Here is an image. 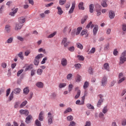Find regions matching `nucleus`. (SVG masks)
<instances>
[{
    "instance_id": "obj_9",
    "label": "nucleus",
    "mask_w": 126,
    "mask_h": 126,
    "mask_svg": "<svg viewBox=\"0 0 126 126\" xmlns=\"http://www.w3.org/2000/svg\"><path fill=\"white\" fill-rule=\"evenodd\" d=\"M74 8H75V2H73L72 3L71 7L70 8L69 13L71 14L73 13V11L74 10Z\"/></svg>"
},
{
    "instance_id": "obj_42",
    "label": "nucleus",
    "mask_w": 126,
    "mask_h": 126,
    "mask_svg": "<svg viewBox=\"0 0 126 126\" xmlns=\"http://www.w3.org/2000/svg\"><path fill=\"white\" fill-rule=\"evenodd\" d=\"M28 102L27 101L25 100L23 103H21L20 105V108H23L25 106H26V104H27Z\"/></svg>"
},
{
    "instance_id": "obj_2",
    "label": "nucleus",
    "mask_w": 126,
    "mask_h": 126,
    "mask_svg": "<svg viewBox=\"0 0 126 126\" xmlns=\"http://www.w3.org/2000/svg\"><path fill=\"white\" fill-rule=\"evenodd\" d=\"M76 29H74L71 33V35L72 36H74V34H75V35H79V34H80V32H81V30H82V28L81 27H79L77 29L76 32Z\"/></svg>"
},
{
    "instance_id": "obj_40",
    "label": "nucleus",
    "mask_w": 126,
    "mask_h": 126,
    "mask_svg": "<svg viewBox=\"0 0 126 126\" xmlns=\"http://www.w3.org/2000/svg\"><path fill=\"white\" fill-rule=\"evenodd\" d=\"M13 99V92H12L11 93V94H10V96H9V97L8 101H9V102H10V101H11V100H12Z\"/></svg>"
},
{
    "instance_id": "obj_60",
    "label": "nucleus",
    "mask_w": 126,
    "mask_h": 126,
    "mask_svg": "<svg viewBox=\"0 0 126 126\" xmlns=\"http://www.w3.org/2000/svg\"><path fill=\"white\" fill-rule=\"evenodd\" d=\"M68 50L70 51V52H74V47L71 46L69 47Z\"/></svg>"
},
{
    "instance_id": "obj_64",
    "label": "nucleus",
    "mask_w": 126,
    "mask_h": 126,
    "mask_svg": "<svg viewBox=\"0 0 126 126\" xmlns=\"http://www.w3.org/2000/svg\"><path fill=\"white\" fill-rule=\"evenodd\" d=\"M126 89H125V90H124L122 91V93H121V96L122 97H123V96H124V95H125V94H126Z\"/></svg>"
},
{
    "instance_id": "obj_39",
    "label": "nucleus",
    "mask_w": 126,
    "mask_h": 126,
    "mask_svg": "<svg viewBox=\"0 0 126 126\" xmlns=\"http://www.w3.org/2000/svg\"><path fill=\"white\" fill-rule=\"evenodd\" d=\"M56 34H57V32H54L50 34L48 37L47 38H53V37H54Z\"/></svg>"
},
{
    "instance_id": "obj_31",
    "label": "nucleus",
    "mask_w": 126,
    "mask_h": 126,
    "mask_svg": "<svg viewBox=\"0 0 126 126\" xmlns=\"http://www.w3.org/2000/svg\"><path fill=\"white\" fill-rule=\"evenodd\" d=\"M88 18V16H85L82 20H81V24H84V22L87 20Z\"/></svg>"
},
{
    "instance_id": "obj_22",
    "label": "nucleus",
    "mask_w": 126,
    "mask_h": 126,
    "mask_svg": "<svg viewBox=\"0 0 126 126\" xmlns=\"http://www.w3.org/2000/svg\"><path fill=\"white\" fill-rule=\"evenodd\" d=\"M31 119H32V116H31V115L28 116L26 119V124H29V123H30Z\"/></svg>"
},
{
    "instance_id": "obj_58",
    "label": "nucleus",
    "mask_w": 126,
    "mask_h": 126,
    "mask_svg": "<svg viewBox=\"0 0 126 126\" xmlns=\"http://www.w3.org/2000/svg\"><path fill=\"white\" fill-rule=\"evenodd\" d=\"M122 126H126V119L122 120Z\"/></svg>"
},
{
    "instance_id": "obj_30",
    "label": "nucleus",
    "mask_w": 126,
    "mask_h": 126,
    "mask_svg": "<svg viewBox=\"0 0 126 126\" xmlns=\"http://www.w3.org/2000/svg\"><path fill=\"white\" fill-rule=\"evenodd\" d=\"M76 46H77V47H78L80 50H82V49H83V46L80 43H77Z\"/></svg>"
},
{
    "instance_id": "obj_10",
    "label": "nucleus",
    "mask_w": 126,
    "mask_h": 126,
    "mask_svg": "<svg viewBox=\"0 0 126 126\" xmlns=\"http://www.w3.org/2000/svg\"><path fill=\"white\" fill-rule=\"evenodd\" d=\"M115 12H114L113 11H109V18H110V19H114V18H115Z\"/></svg>"
},
{
    "instance_id": "obj_47",
    "label": "nucleus",
    "mask_w": 126,
    "mask_h": 126,
    "mask_svg": "<svg viewBox=\"0 0 126 126\" xmlns=\"http://www.w3.org/2000/svg\"><path fill=\"white\" fill-rule=\"evenodd\" d=\"M67 121H69V122H71L73 120V117L72 116L70 115L67 117Z\"/></svg>"
},
{
    "instance_id": "obj_33",
    "label": "nucleus",
    "mask_w": 126,
    "mask_h": 126,
    "mask_svg": "<svg viewBox=\"0 0 126 126\" xmlns=\"http://www.w3.org/2000/svg\"><path fill=\"white\" fill-rule=\"evenodd\" d=\"M47 119H54V116L52 115V113H51V112H49L48 113Z\"/></svg>"
},
{
    "instance_id": "obj_28",
    "label": "nucleus",
    "mask_w": 126,
    "mask_h": 126,
    "mask_svg": "<svg viewBox=\"0 0 126 126\" xmlns=\"http://www.w3.org/2000/svg\"><path fill=\"white\" fill-rule=\"evenodd\" d=\"M24 94L27 95L29 93V88L26 87V88L24 89L23 90Z\"/></svg>"
},
{
    "instance_id": "obj_12",
    "label": "nucleus",
    "mask_w": 126,
    "mask_h": 126,
    "mask_svg": "<svg viewBox=\"0 0 126 126\" xmlns=\"http://www.w3.org/2000/svg\"><path fill=\"white\" fill-rule=\"evenodd\" d=\"M61 64H62L63 66H66L67 64V60L65 58H63L61 60Z\"/></svg>"
},
{
    "instance_id": "obj_62",
    "label": "nucleus",
    "mask_w": 126,
    "mask_h": 126,
    "mask_svg": "<svg viewBox=\"0 0 126 126\" xmlns=\"http://www.w3.org/2000/svg\"><path fill=\"white\" fill-rule=\"evenodd\" d=\"M122 30L123 31H126V25L125 24L122 25Z\"/></svg>"
},
{
    "instance_id": "obj_26",
    "label": "nucleus",
    "mask_w": 126,
    "mask_h": 126,
    "mask_svg": "<svg viewBox=\"0 0 126 126\" xmlns=\"http://www.w3.org/2000/svg\"><path fill=\"white\" fill-rule=\"evenodd\" d=\"M86 106L88 109H91V110H94V106L91 105L90 103H87Z\"/></svg>"
},
{
    "instance_id": "obj_20",
    "label": "nucleus",
    "mask_w": 126,
    "mask_h": 126,
    "mask_svg": "<svg viewBox=\"0 0 126 126\" xmlns=\"http://www.w3.org/2000/svg\"><path fill=\"white\" fill-rule=\"evenodd\" d=\"M90 12L91 13H93V11H94V4H91L89 5Z\"/></svg>"
},
{
    "instance_id": "obj_36",
    "label": "nucleus",
    "mask_w": 126,
    "mask_h": 126,
    "mask_svg": "<svg viewBox=\"0 0 126 126\" xmlns=\"http://www.w3.org/2000/svg\"><path fill=\"white\" fill-rule=\"evenodd\" d=\"M65 2H66V0H59V3H60V5H63V4H64V3H65Z\"/></svg>"
},
{
    "instance_id": "obj_5",
    "label": "nucleus",
    "mask_w": 126,
    "mask_h": 126,
    "mask_svg": "<svg viewBox=\"0 0 126 126\" xmlns=\"http://www.w3.org/2000/svg\"><path fill=\"white\" fill-rule=\"evenodd\" d=\"M22 26H23V24L17 23L15 24L14 29L16 31H18V30H20L22 28Z\"/></svg>"
},
{
    "instance_id": "obj_63",
    "label": "nucleus",
    "mask_w": 126,
    "mask_h": 126,
    "mask_svg": "<svg viewBox=\"0 0 126 126\" xmlns=\"http://www.w3.org/2000/svg\"><path fill=\"white\" fill-rule=\"evenodd\" d=\"M91 126V122L90 121H87L86 122V125L85 126Z\"/></svg>"
},
{
    "instance_id": "obj_54",
    "label": "nucleus",
    "mask_w": 126,
    "mask_h": 126,
    "mask_svg": "<svg viewBox=\"0 0 126 126\" xmlns=\"http://www.w3.org/2000/svg\"><path fill=\"white\" fill-rule=\"evenodd\" d=\"M39 60L35 58L34 61V64H35V65H38V64H39Z\"/></svg>"
},
{
    "instance_id": "obj_16",
    "label": "nucleus",
    "mask_w": 126,
    "mask_h": 126,
    "mask_svg": "<svg viewBox=\"0 0 126 126\" xmlns=\"http://www.w3.org/2000/svg\"><path fill=\"white\" fill-rule=\"evenodd\" d=\"M36 86H37V87L38 88H43L44 87V84H43V83L41 82H38L36 83Z\"/></svg>"
},
{
    "instance_id": "obj_17",
    "label": "nucleus",
    "mask_w": 126,
    "mask_h": 126,
    "mask_svg": "<svg viewBox=\"0 0 126 126\" xmlns=\"http://www.w3.org/2000/svg\"><path fill=\"white\" fill-rule=\"evenodd\" d=\"M5 30L8 33H9L10 32V30H11V27L9 25H7L5 26Z\"/></svg>"
},
{
    "instance_id": "obj_57",
    "label": "nucleus",
    "mask_w": 126,
    "mask_h": 126,
    "mask_svg": "<svg viewBox=\"0 0 126 126\" xmlns=\"http://www.w3.org/2000/svg\"><path fill=\"white\" fill-rule=\"evenodd\" d=\"M56 97H57V94H56L55 93H53L51 95V98L52 99H55Z\"/></svg>"
},
{
    "instance_id": "obj_21",
    "label": "nucleus",
    "mask_w": 126,
    "mask_h": 126,
    "mask_svg": "<svg viewBox=\"0 0 126 126\" xmlns=\"http://www.w3.org/2000/svg\"><path fill=\"white\" fill-rule=\"evenodd\" d=\"M20 91H21V90L19 88H16L14 90V91H13V92L15 94H19V93H20Z\"/></svg>"
},
{
    "instance_id": "obj_35",
    "label": "nucleus",
    "mask_w": 126,
    "mask_h": 126,
    "mask_svg": "<svg viewBox=\"0 0 126 126\" xmlns=\"http://www.w3.org/2000/svg\"><path fill=\"white\" fill-rule=\"evenodd\" d=\"M66 86V83H61L59 85V88H63Z\"/></svg>"
},
{
    "instance_id": "obj_38",
    "label": "nucleus",
    "mask_w": 126,
    "mask_h": 126,
    "mask_svg": "<svg viewBox=\"0 0 126 126\" xmlns=\"http://www.w3.org/2000/svg\"><path fill=\"white\" fill-rule=\"evenodd\" d=\"M81 80V76L79 75H77V79H76V82H80Z\"/></svg>"
},
{
    "instance_id": "obj_24",
    "label": "nucleus",
    "mask_w": 126,
    "mask_h": 126,
    "mask_svg": "<svg viewBox=\"0 0 126 126\" xmlns=\"http://www.w3.org/2000/svg\"><path fill=\"white\" fill-rule=\"evenodd\" d=\"M13 42V37H10L6 40L7 44H11Z\"/></svg>"
},
{
    "instance_id": "obj_46",
    "label": "nucleus",
    "mask_w": 126,
    "mask_h": 126,
    "mask_svg": "<svg viewBox=\"0 0 126 126\" xmlns=\"http://www.w3.org/2000/svg\"><path fill=\"white\" fill-rule=\"evenodd\" d=\"M95 52H96V49L95 48V47H93L90 50V54H94Z\"/></svg>"
},
{
    "instance_id": "obj_50",
    "label": "nucleus",
    "mask_w": 126,
    "mask_h": 126,
    "mask_svg": "<svg viewBox=\"0 0 126 126\" xmlns=\"http://www.w3.org/2000/svg\"><path fill=\"white\" fill-rule=\"evenodd\" d=\"M107 112H108V109H107V106H105L102 109V113H103V114H106V113H107Z\"/></svg>"
},
{
    "instance_id": "obj_29",
    "label": "nucleus",
    "mask_w": 126,
    "mask_h": 126,
    "mask_svg": "<svg viewBox=\"0 0 126 126\" xmlns=\"http://www.w3.org/2000/svg\"><path fill=\"white\" fill-rule=\"evenodd\" d=\"M74 66L76 69H80L81 68V64L80 63L75 64Z\"/></svg>"
},
{
    "instance_id": "obj_52",
    "label": "nucleus",
    "mask_w": 126,
    "mask_h": 126,
    "mask_svg": "<svg viewBox=\"0 0 126 126\" xmlns=\"http://www.w3.org/2000/svg\"><path fill=\"white\" fill-rule=\"evenodd\" d=\"M86 34H87V30H83L81 33V35H82V36H83L84 35H86Z\"/></svg>"
},
{
    "instance_id": "obj_56",
    "label": "nucleus",
    "mask_w": 126,
    "mask_h": 126,
    "mask_svg": "<svg viewBox=\"0 0 126 126\" xmlns=\"http://www.w3.org/2000/svg\"><path fill=\"white\" fill-rule=\"evenodd\" d=\"M125 79H126V77H125L120 78V79L118 81V83L119 84L122 83V82H123V81H124Z\"/></svg>"
},
{
    "instance_id": "obj_34",
    "label": "nucleus",
    "mask_w": 126,
    "mask_h": 126,
    "mask_svg": "<svg viewBox=\"0 0 126 126\" xmlns=\"http://www.w3.org/2000/svg\"><path fill=\"white\" fill-rule=\"evenodd\" d=\"M18 56L19 57H20L21 60H23L24 59V57L23 56V53L22 52H20Z\"/></svg>"
},
{
    "instance_id": "obj_27",
    "label": "nucleus",
    "mask_w": 126,
    "mask_h": 126,
    "mask_svg": "<svg viewBox=\"0 0 126 126\" xmlns=\"http://www.w3.org/2000/svg\"><path fill=\"white\" fill-rule=\"evenodd\" d=\"M103 67L104 69H106V70H109V68H110V66H109V63H104Z\"/></svg>"
},
{
    "instance_id": "obj_51",
    "label": "nucleus",
    "mask_w": 126,
    "mask_h": 126,
    "mask_svg": "<svg viewBox=\"0 0 126 126\" xmlns=\"http://www.w3.org/2000/svg\"><path fill=\"white\" fill-rule=\"evenodd\" d=\"M23 71H24V69H21V70H19L17 74V76H20V74H21L23 72Z\"/></svg>"
},
{
    "instance_id": "obj_25",
    "label": "nucleus",
    "mask_w": 126,
    "mask_h": 126,
    "mask_svg": "<svg viewBox=\"0 0 126 126\" xmlns=\"http://www.w3.org/2000/svg\"><path fill=\"white\" fill-rule=\"evenodd\" d=\"M104 101V99H100L98 101L97 106V107H100Z\"/></svg>"
},
{
    "instance_id": "obj_6",
    "label": "nucleus",
    "mask_w": 126,
    "mask_h": 126,
    "mask_svg": "<svg viewBox=\"0 0 126 126\" xmlns=\"http://www.w3.org/2000/svg\"><path fill=\"white\" fill-rule=\"evenodd\" d=\"M85 102V100H84V97H82L81 101H80V100L79 99H78L76 101V105H84Z\"/></svg>"
},
{
    "instance_id": "obj_55",
    "label": "nucleus",
    "mask_w": 126,
    "mask_h": 126,
    "mask_svg": "<svg viewBox=\"0 0 126 126\" xmlns=\"http://www.w3.org/2000/svg\"><path fill=\"white\" fill-rule=\"evenodd\" d=\"M17 39H18V40H19L21 42H23V41H24V38L21 36H17Z\"/></svg>"
},
{
    "instance_id": "obj_7",
    "label": "nucleus",
    "mask_w": 126,
    "mask_h": 126,
    "mask_svg": "<svg viewBox=\"0 0 126 126\" xmlns=\"http://www.w3.org/2000/svg\"><path fill=\"white\" fill-rule=\"evenodd\" d=\"M75 91H77V94L75 96V99H78L79 98V96H80V94L81 93V91L79 90V87H77L75 89Z\"/></svg>"
},
{
    "instance_id": "obj_23",
    "label": "nucleus",
    "mask_w": 126,
    "mask_h": 126,
    "mask_svg": "<svg viewBox=\"0 0 126 126\" xmlns=\"http://www.w3.org/2000/svg\"><path fill=\"white\" fill-rule=\"evenodd\" d=\"M57 9H58V13L59 14V15H62L63 14V10H62V8L60 7H57Z\"/></svg>"
},
{
    "instance_id": "obj_4",
    "label": "nucleus",
    "mask_w": 126,
    "mask_h": 126,
    "mask_svg": "<svg viewBox=\"0 0 126 126\" xmlns=\"http://www.w3.org/2000/svg\"><path fill=\"white\" fill-rule=\"evenodd\" d=\"M67 38L64 37L62 41V45H63L64 48H66L69 45V42H67Z\"/></svg>"
},
{
    "instance_id": "obj_44",
    "label": "nucleus",
    "mask_w": 126,
    "mask_h": 126,
    "mask_svg": "<svg viewBox=\"0 0 126 126\" xmlns=\"http://www.w3.org/2000/svg\"><path fill=\"white\" fill-rule=\"evenodd\" d=\"M77 58H78L79 61H84V57L83 56L78 55Z\"/></svg>"
},
{
    "instance_id": "obj_15",
    "label": "nucleus",
    "mask_w": 126,
    "mask_h": 126,
    "mask_svg": "<svg viewBox=\"0 0 126 126\" xmlns=\"http://www.w3.org/2000/svg\"><path fill=\"white\" fill-rule=\"evenodd\" d=\"M99 29V28L98 27V26H95L93 29V35L94 36L96 35V34H97V32H98V30Z\"/></svg>"
},
{
    "instance_id": "obj_14",
    "label": "nucleus",
    "mask_w": 126,
    "mask_h": 126,
    "mask_svg": "<svg viewBox=\"0 0 126 126\" xmlns=\"http://www.w3.org/2000/svg\"><path fill=\"white\" fill-rule=\"evenodd\" d=\"M18 20L20 24H23V23H24L26 21L25 18H24V17H21L19 18Z\"/></svg>"
},
{
    "instance_id": "obj_49",
    "label": "nucleus",
    "mask_w": 126,
    "mask_h": 126,
    "mask_svg": "<svg viewBox=\"0 0 126 126\" xmlns=\"http://www.w3.org/2000/svg\"><path fill=\"white\" fill-rule=\"evenodd\" d=\"M47 60L48 58L47 57L43 58L41 62V64H44V63H46V61H47Z\"/></svg>"
},
{
    "instance_id": "obj_53",
    "label": "nucleus",
    "mask_w": 126,
    "mask_h": 126,
    "mask_svg": "<svg viewBox=\"0 0 126 126\" xmlns=\"http://www.w3.org/2000/svg\"><path fill=\"white\" fill-rule=\"evenodd\" d=\"M35 124L36 126H41V122H40V121H39L38 120H36L35 121Z\"/></svg>"
},
{
    "instance_id": "obj_43",
    "label": "nucleus",
    "mask_w": 126,
    "mask_h": 126,
    "mask_svg": "<svg viewBox=\"0 0 126 126\" xmlns=\"http://www.w3.org/2000/svg\"><path fill=\"white\" fill-rule=\"evenodd\" d=\"M109 48H110V44H109V43H107L104 46V51H108Z\"/></svg>"
},
{
    "instance_id": "obj_8",
    "label": "nucleus",
    "mask_w": 126,
    "mask_h": 126,
    "mask_svg": "<svg viewBox=\"0 0 126 126\" xmlns=\"http://www.w3.org/2000/svg\"><path fill=\"white\" fill-rule=\"evenodd\" d=\"M20 114L21 115L28 116V115H29V111L28 110L21 109L20 110Z\"/></svg>"
},
{
    "instance_id": "obj_59",
    "label": "nucleus",
    "mask_w": 126,
    "mask_h": 126,
    "mask_svg": "<svg viewBox=\"0 0 126 126\" xmlns=\"http://www.w3.org/2000/svg\"><path fill=\"white\" fill-rule=\"evenodd\" d=\"M75 125H76V123H75L74 121H71L70 123V125H69V126H75Z\"/></svg>"
},
{
    "instance_id": "obj_3",
    "label": "nucleus",
    "mask_w": 126,
    "mask_h": 126,
    "mask_svg": "<svg viewBox=\"0 0 126 126\" xmlns=\"http://www.w3.org/2000/svg\"><path fill=\"white\" fill-rule=\"evenodd\" d=\"M11 10L12 12H10L9 13V15H10V16H12V17H13L15 16V14L17 13V11H18V8H16L15 9V8H13L11 9Z\"/></svg>"
},
{
    "instance_id": "obj_19",
    "label": "nucleus",
    "mask_w": 126,
    "mask_h": 126,
    "mask_svg": "<svg viewBox=\"0 0 126 126\" xmlns=\"http://www.w3.org/2000/svg\"><path fill=\"white\" fill-rule=\"evenodd\" d=\"M43 115H44V112L42 111L40 112L39 115L38 119L41 122H42L43 121V120H44V117H43Z\"/></svg>"
},
{
    "instance_id": "obj_48",
    "label": "nucleus",
    "mask_w": 126,
    "mask_h": 126,
    "mask_svg": "<svg viewBox=\"0 0 126 126\" xmlns=\"http://www.w3.org/2000/svg\"><path fill=\"white\" fill-rule=\"evenodd\" d=\"M72 111V109H71L70 108H68L64 112V114H67V113H69V112H71Z\"/></svg>"
},
{
    "instance_id": "obj_45",
    "label": "nucleus",
    "mask_w": 126,
    "mask_h": 126,
    "mask_svg": "<svg viewBox=\"0 0 126 126\" xmlns=\"http://www.w3.org/2000/svg\"><path fill=\"white\" fill-rule=\"evenodd\" d=\"M42 73H43V70L41 69H37L36 72L37 74H38V75H41V74H42Z\"/></svg>"
},
{
    "instance_id": "obj_13",
    "label": "nucleus",
    "mask_w": 126,
    "mask_h": 126,
    "mask_svg": "<svg viewBox=\"0 0 126 126\" xmlns=\"http://www.w3.org/2000/svg\"><path fill=\"white\" fill-rule=\"evenodd\" d=\"M84 3L83 2H80L78 4L79 9L81 10H84L85 8L84 7Z\"/></svg>"
},
{
    "instance_id": "obj_37",
    "label": "nucleus",
    "mask_w": 126,
    "mask_h": 126,
    "mask_svg": "<svg viewBox=\"0 0 126 126\" xmlns=\"http://www.w3.org/2000/svg\"><path fill=\"white\" fill-rule=\"evenodd\" d=\"M43 54H41L39 55H38L35 58V59H36V60H38L39 61V60H40V59H42V58H43Z\"/></svg>"
},
{
    "instance_id": "obj_11",
    "label": "nucleus",
    "mask_w": 126,
    "mask_h": 126,
    "mask_svg": "<svg viewBox=\"0 0 126 126\" xmlns=\"http://www.w3.org/2000/svg\"><path fill=\"white\" fill-rule=\"evenodd\" d=\"M106 84H107V77L104 76L101 80V85L102 86H106Z\"/></svg>"
},
{
    "instance_id": "obj_61",
    "label": "nucleus",
    "mask_w": 126,
    "mask_h": 126,
    "mask_svg": "<svg viewBox=\"0 0 126 126\" xmlns=\"http://www.w3.org/2000/svg\"><path fill=\"white\" fill-rule=\"evenodd\" d=\"M72 77V74L69 73L67 75V79L68 80L69 79H70V78Z\"/></svg>"
},
{
    "instance_id": "obj_18",
    "label": "nucleus",
    "mask_w": 126,
    "mask_h": 126,
    "mask_svg": "<svg viewBox=\"0 0 126 126\" xmlns=\"http://www.w3.org/2000/svg\"><path fill=\"white\" fill-rule=\"evenodd\" d=\"M101 5L103 7H107L108 6V4L107 3V0H103L101 1Z\"/></svg>"
},
{
    "instance_id": "obj_1",
    "label": "nucleus",
    "mask_w": 126,
    "mask_h": 126,
    "mask_svg": "<svg viewBox=\"0 0 126 126\" xmlns=\"http://www.w3.org/2000/svg\"><path fill=\"white\" fill-rule=\"evenodd\" d=\"M126 51H125L121 54V56L120 58V62L119 64H123V63H125V62H126Z\"/></svg>"
},
{
    "instance_id": "obj_32",
    "label": "nucleus",
    "mask_w": 126,
    "mask_h": 126,
    "mask_svg": "<svg viewBox=\"0 0 126 126\" xmlns=\"http://www.w3.org/2000/svg\"><path fill=\"white\" fill-rule=\"evenodd\" d=\"M89 86V83L87 81L85 82L83 88L84 89H86Z\"/></svg>"
},
{
    "instance_id": "obj_41",
    "label": "nucleus",
    "mask_w": 126,
    "mask_h": 126,
    "mask_svg": "<svg viewBox=\"0 0 126 126\" xmlns=\"http://www.w3.org/2000/svg\"><path fill=\"white\" fill-rule=\"evenodd\" d=\"M72 88H73V85L71 84H69L68 85V92H71Z\"/></svg>"
}]
</instances>
